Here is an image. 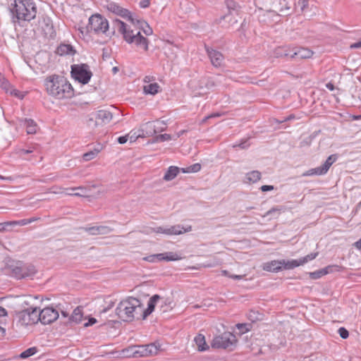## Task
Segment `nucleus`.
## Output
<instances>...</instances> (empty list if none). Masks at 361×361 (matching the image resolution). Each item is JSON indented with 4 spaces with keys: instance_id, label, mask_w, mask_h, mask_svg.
Instances as JSON below:
<instances>
[{
    "instance_id": "774afa93",
    "label": "nucleus",
    "mask_w": 361,
    "mask_h": 361,
    "mask_svg": "<svg viewBox=\"0 0 361 361\" xmlns=\"http://www.w3.org/2000/svg\"><path fill=\"white\" fill-rule=\"evenodd\" d=\"M298 4L301 6V9L304 10V8L307 6L308 4V0H301L298 1Z\"/></svg>"
},
{
    "instance_id": "6e6552de",
    "label": "nucleus",
    "mask_w": 361,
    "mask_h": 361,
    "mask_svg": "<svg viewBox=\"0 0 361 361\" xmlns=\"http://www.w3.org/2000/svg\"><path fill=\"white\" fill-rule=\"evenodd\" d=\"M38 307H33V309L23 310L16 314L18 322L23 326H28L37 324L40 318L39 317Z\"/></svg>"
},
{
    "instance_id": "412c9836",
    "label": "nucleus",
    "mask_w": 361,
    "mask_h": 361,
    "mask_svg": "<svg viewBox=\"0 0 361 361\" xmlns=\"http://www.w3.org/2000/svg\"><path fill=\"white\" fill-rule=\"evenodd\" d=\"M38 298L37 296L27 295L23 298L21 306L25 309H33V307H37L36 303Z\"/></svg>"
},
{
    "instance_id": "f3484780",
    "label": "nucleus",
    "mask_w": 361,
    "mask_h": 361,
    "mask_svg": "<svg viewBox=\"0 0 361 361\" xmlns=\"http://www.w3.org/2000/svg\"><path fill=\"white\" fill-rule=\"evenodd\" d=\"M318 255V252H312L310 253L305 257H303L299 259H293L288 261V263L286 264L288 269H293L295 267H299L300 265H303L304 264L311 261L317 257Z\"/></svg>"
},
{
    "instance_id": "37998d69",
    "label": "nucleus",
    "mask_w": 361,
    "mask_h": 361,
    "mask_svg": "<svg viewBox=\"0 0 361 361\" xmlns=\"http://www.w3.org/2000/svg\"><path fill=\"white\" fill-rule=\"evenodd\" d=\"M164 258L162 260L166 261H176L180 259V257L178 256V254L169 252H165L164 253Z\"/></svg>"
},
{
    "instance_id": "2eb2a0df",
    "label": "nucleus",
    "mask_w": 361,
    "mask_h": 361,
    "mask_svg": "<svg viewBox=\"0 0 361 361\" xmlns=\"http://www.w3.org/2000/svg\"><path fill=\"white\" fill-rule=\"evenodd\" d=\"M288 263V261H286L284 259L272 260L271 262L263 264L262 268L264 270L267 271L278 272L281 270L283 267L284 269H288L286 265Z\"/></svg>"
},
{
    "instance_id": "a18cd8bd",
    "label": "nucleus",
    "mask_w": 361,
    "mask_h": 361,
    "mask_svg": "<svg viewBox=\"0 0 361 361\" xmlns=\"http://www.w3.org/2000/svg\"><path fill=\"white\" fill-rule=\"evenodd\" d=\"M31 223V221L30 220H28V219H21V220H19V221H10V224H11V227L12 228L13 226H25L28 224H30Z\"/></svg>"
},
{
    "instance_id": "09e8293b",
    "label": "nucleus",
    "mask_w": 361,
    "mask_h": 361,
    "mask_svg": "<svg viewBox=\"0 0 361 361\" xmlns=\"http://www.w3.org/2000/svg\"><path fill=\"white\" fill-rule=\"evenodd\" d=\"M11 227L10 221L0 223V233L11 231Z\"/></svg>"
},
{
    "instance_id": "7c9ffc66",
    "label": "nucleus",
    "mask_w": 361,
    "mask_h": 361,
    "mask_svg": "<svg viewBox=\"0 0 361 361\" xmlns=\"http://www.w3.org/2000/svg\"><path fill=\"white\" fill-rule=\"evenodd\" d=\"M159 303H160V308L163 312H168L169 310H171L173 307V306H172L173 302L169 298H161V300Z\"/></svg>"
},
{
    "instance_id": "c03bdc74",
    "label": "nucleus",
    "mask_w": 361,
    "mask_h": 361,
    "mask_svg": "<svg viewBox=\"0 0 361 361\" xmlns=\"http://www.w3.org/2000/svg\"><path fill=\"white\" fill-rule=\"evenodd\" d=\"M98 152H99V151L96 150V149L90 151L88 152L85 153L82 155V158L86 161H90V160L93 159L97 155Z\"/></svg>"
},
{
    "instance_id": "5701e85b",
    "label": "nucleus",
    "mask_w": 361,
    "mask_h": 361,
    "mask_svg": "<svg viewBox=\"0 0 361 361\" xmlns=\"http://www.w3.org/2000/svg\"><path fill=\"white\" fill-rule=\"evenodd\" d=\"M95 118L100 120L102 123H108L112 120L113 115L109 111L99 110L97 111Z\"/></svg>"
},
{
    "instance_id": "0eeeda50",
    "label": "nucleus",
    "mask_w": 361,
    "mask_h": 361,
    "mask_svg": "<svg viewBox=\"0 0 361 361\" xmlns=\"http://www.w3.org/2000/svg\"><path fill=\"white\" fill-rule=\"evenodd\" d=\"M71 75L75 80L82 84H87L90 80L92 73L87 64L82 63L71 66Z\"/></svg>"
},
{
    "instance_id": "a19ab883",
    "label": "nucleus",
    "mask_w": 361,
    "mask_h": 361,
    "mask_svg": "<svg viewBox=\"0 0 361 361\" xmlns=\"http://www.w3.org/2000/svg\"><path fill=\"white\" fill-rule=\"evenodd\" d=\"M165 254H156L147 256L144 258L145 261L154 262L156 261H161L164 258Z\"/></svg>"
},
{
    "instance_id": "bf43d9fd",
    "label": "nucleus",
    "mask_w": 361,
    "mask_h": 361,
    "mask_svg": "<svg viewBox=\"0 0 361 361\" xmlns=\"http://www.w3.org/2000/svg\"><path fill=\"white\" fill-rule=\"evenodd\" d=\"M247 140H244V141H242L240 143L238 144V145H234L233 147H239L242 149H245L247 148L250 145L249 144H247Z\"/></svg>"
},
{
    "instance_id": "4d7b16f0",
    "label": "nucleus",
    "mask_w": 361,
    "mask_h": 361,
    "mask_svg": "<svg viewBox=\"0 0 361 361\" xmlns=\"http://www.w3.org/2000/svg\"><path fill=\"white\" fill-rule=\"evenodd\" d=\"M150 4V0H140L139 5L141 8H145L149 7Z\"/></svg>"
},
{
    "instance_id": "5fc2aeb1",
    "label": "nucleus",
    "mask_w": 361,
    "mask_h": 361,
    "mask_svg": "<svg viewBox=\"0 0 361 361\" xmlns=\"http://www.w3.org/2000/svg\"><path fill=\"white\" fill-rule=\"evenodd\" d=\"M226 3L227 8H228L229 11H231V10L234 11L236 9L238 5L234 1L226 0Z\"/></svg>"
},
{
    "instance_id": "aec40b11",
    "label": "nucleus",
    "mask_w": 361,
    "mask_h": 361,
    "mask_svg": "<svg viewBox=\"0 0 361 361\" xmlns=\"http://www.w3.org/2000/svg\"><path fill=\"white\" fill-rule=\"evenodd\" d=\"M226 78L221 75H218L216 77L209 78L203 81L205 85V87L208 90H212L214 87L220 85V84L225 82L226 81Z\"/></svg>"
},
{
    "instance_id": "de8ad7c7",
    "label": "nucleus",
    "mask_w": 361,
    "mask_h": 361,
    "mask_svg": "<svg viewBox=\"0 0 361 361\" xmlns=\"http://www.w3.org/2000/svg\"><path fill=\"white\" fill-rule=\"evenodd\" d=\"M236 327L239 329L242 334L247 332L250 330L251 325L250 324H236Z\"/></svg>"
},
{
    "instance_id": "ddd939ff",
    "label": "nucleus",
    "mask_w": 361,
    "mask_h": 361,
    "mask_svg": "<svg viewBox=\"0 0 361 361\" xmlns=\"http://www.w3.org/2000/svg\"><path fill=\"white\" fill-rule=\"evenodd\" d=\"M192 230V227L188 226L184 228L180 225L171 226L170 227L158 226L156 227L155 233H163L167 235H180L183 233L189 232Z\"/></svg>"
},
{
    "instance_id": "c756f323",
    "label": "nucleus",
    "mask_w": 361,
    "mask_h": 361,
    "mask_svg": "<svg viewBox=\"0 0 361 361\" xmlns=\"http://www.w3.org/2000/svg\"><path fill=\"white\" fill-rule=\"evenodd\" d=\"M160 86L157 82L149 83L143 87L145 94L154 95L159 92Z\"/></svg>"
},
{
    "instance_id": "f8f14e48",
    "label": "nucleus",
    "mask_w": 361,
    "mask_h": 361,
    "mask_svg": "<svg viewBox=\"0 0 361 361\" xmlns=\"http://www.w3.org/2000/svg\"><path fill=\"white\" fill-rule=\"evenodd\" d=\"M39 321L43 324H51L56 320L59 316V312L52 307H47L42 310H39Z\"/></svg>"
},
{
    "instance_id": "9b49d317",
    "label": "nucleus",
    "mask_w": 361,
    "mask_h": 361,
    "mask_svg": "<svg viewBox=\"0 0 361 361\" xmlns=\"http://www.w3.org/2000/svg\"><path fill=\"white\" fill-rule=\"evenodd\" d=\"M105 7L106 9L113 13L116 15H118L124 19H126L127 20L131 22L134 21L135 20V16L133 15L131 12H130L128 10L121 7L118 4L110 1L107 2Z\"/></svg>"
},
{
    "instance_id": "ea45409f",
    "label": "nucleus",
    "mask_w": 361,
    "mask_h": 361,
    "mask_svg": "<svg viewBox=\"0 0 361 361\" xmlns=\"http://www.w3.org/2000/svg\"><path fill=\"white\" fill-rule=\"evenodd\" d=\"M145 348L147 356L156 355L159 350V348L154 343L145 345Z\"/></svg>"
},
{
    "instance_id": "4468645a",
    "label": "nucleus",
    "mask_w": 361,
    "mask_h": 361,
    "mask_svg": "<svg viewBox=\"0 0 361 361\" xmlns=\"http://www.w3.org/2000/svg\"><path fill=\"white\" fill-rule=\"evenodd\" d=\"M205 49L212 64L215 67L221 66L224 61V55L220 51L207 46Z\"/></svg>"
},
{
    "instance_id": "69168bd1",
    "label": "nucleus",
    "mask_w": 361,
    "mask_h": 361,
    "mask_svg": "<svg viewBox=\"0 0 361 361\" xmlns=\"http://www.w3.org/2000/svg\"><path fill=\"white\" fill-rule=\"evenodd\" d=\"M155 229H156V228H152V227L146 228L145 229L142 231V233H143L146 235H149V234H151L152 233H155Z\"/></svg>"
},
{
    "instance_id": "72a5a7b5",
    "label": "nucleus",
    "mask_w": 361,
    "mask_h": 361,
    "mask_svg": "<svg viewBox=\"0 0 361 361\" xmlns=\"http://www.w3.org/2000/svg\"><path fill=\"white\" fill-rule=\"evenodd\" d=\"M24 126L26 128V131L28 134H34L37 130V125L35 122L32 119H25L24 121Z\"/></svg>"
},
{
    "instance_id": "052dcab7",
    "label": "nucleus",
    "mask_w": 361,
    "mask_h": 361,
    "mask_svg": "<svg viewBox=\"0 0 361 361\" xmlns=\"http://www.w3.org/2000/svg\"><path fill=\"white\" fill-rule=\"evenodd\" d=\"M95 323H97V319L95 318L90 317L89 318L88 322L84 324V326L87 327L94 324Z\"/></svg>"
},
{
    "instance_id": "e433bc0d",
    "label": "nucleus",
    "mask_w": 361,
    "mask_h": 361,
    "mask_svg": "<svg viewBox=\"0 0 361 361\" xmlns=\"http://www.w3.org/2000/svg\"><path fill=\"white\" fill-rule=\"evenodd\" d=\"M135 350L133 352L134 357H147L145 345L135 347Z\"/></svg>"
},
{
    "instance_id": "bb28decb",
    "label": "nucleus",
    "mask_w": 361,
    "mask_h": 361,
    "mask_svg": "<svg viewBox=\"0 0 361 361\" xmlns=\"http://www.w3.org/2000/svg\"><path fill=\"white\" fill-rule=\"evenodd\" d=\"M261 178V173L259 171H252L245 175V183H255Z\"/></svg>"
},
{
    "instance_id": "9d476101",
    "label": "nucleus",
    "mask_w": 361,
    "mask_h": 361,
    "mask_svg": "<svg viewBox=\"0 0 361 361\" xmlns=\"http://www.w3.org/2000/svg\"><path fill=\"white\" fill-rule=\"evenodd\" d=\"M337 158L336 154L330 155L323 165L307 171L303 173V176H322L326 174L331 166L336 161Z\"/></svg>"
},
{
    "instance_id": "13d9d810",
    "label": "nucleus",
    "mask_w": 361,
    "mask_h": 361,
    "mask_svg": "<svg viewBox=\"0 0 361 361\" xmlns=\"http://www.w3.org/2000/svg\"><path fill=\"white\" fill-rule=\"evenodd\" d=\"M63 188L58 187H53L50 189V192L54 194H61L63 192Z\"/></svg>"
},
{
    "instance_id": "6ab92c4d",
    "label": "nucleus",
    "mask_w": 361,
    "mask_h": 361,
    "mask_svg": "<svg viewBox=\"0 0 361 361\" xmlns=\"http://www.w3.org/2000/svg\"><path fill=\"white\" fill-rule=\"evenodd\" d=\"M291 59H309L312 54L313 51L307 48L297 47L292 49Z\"/></svg>"
},
{
    "instance_id": "864d4df0",
    "label": "nucleus",
    "mask_w": 361,
    "mask_h": 361,
    "mask_svg": "<svg viewBox=\"0 0 361 361\" xmlns=\"http://www.w3.org/2000/svg\"><path fill=\"white\" fill-rule=\"evenodd\" d=\"M157 125L156 127V133L158 132H162L165 130V125L166 123L164 121H157L155 123Z\"/></svg>"
},
{
    "instance_id": "c85d7f7f",
    "label": "nucleus",
    "mask_w": 361,
    "mask_h": 361,
    "mask_svg": "<svg viewBox=\"0 0 361 361\" xmlns=\"http://www.w3.org/2000/svg\"><path fill=\"white\" fill-rule=\"evenodd\" d=\"M292 53V49L288 47H279L274 51V54L278 58L287 56H290L291 58Z\"/></svg>"
},
{
    "instance_id": "4c0bfd02",
    "label": "nucleus",
    "mask_w": 361,
    "mask_h": 361,
    "mask_svg": "<svg viewBox=\"0 0 361 361\" xmlns=\"http://www.w3.org/2000/svg\"><path fill=\"white\" fill-rule=\"evenodd\" d=\"M201 165L200 164H192L187 168H182L181 171L183 173H196L200 171Z\"/></svg>"
},
{
    "instance_id": "2f4dec72",
    "label": "nucleus",
    "mask_w": 361,
    "mask_h": 361,
    "mask_svg": "<svg viewBox=\"0 0 361 361\" xmlns=\"http://www.w3.org/2000/svg\"><path fill=\"white\" fill-rule=\"evenodd\" d=\"M333 267H334L333 266H329L324 269H322L320 270H318V271H316L314 272H311L310 277L313 279H319L320 277L331 272L332 271Z\"/></svg>"
},
{
    "instance_id": "c9c22d12",
    "label": "nucleus",
    "mask_w": 361,
    "mask_h": 361,
    "mask_svg": "<svg viewBox=\"0 0 361 361\" xmlns=\"http://www.w3.org/2000/svg\"><path fill=\"white\" fill-rule=\"evenodd\" d=\"M263 317V314H261L258 311L250 310L247 314V318L252 322H255L257 321L262 320Z\"/></svg>"
},
{
    "instance_id": "f704fd0d",
    "label": "nucleus",
    "mask_w": 361,
    "mask_h": 361,
    "mask_svg": "<svg viewBox=\"0 0 361 361\" xmlns=\"http://www.w3.org/2000/svg\"><path fill=\"white\" fill-rule=\"evenodd\" d=\"M285 209V207L282 206L273 207L267 212L266 214L263 215V217L268 216H276V217H277L281 214V212H284Z\"/></svg>"
},
{
    "instance_id": "603ef678",
    "label": "nucleus",
    "mask_w": 361,
    "mask_h": 361,
    "mask_svg": "<svg viewBox=\"0 0 361 361\" xmlns=\"http://www.w3.org/2000/svg\"><path fill=\"white\" fill-rule=\"evenodd\" d=\"M338 332L340 336L343 339L347 338L349 336V333H348V330L345 329L344 327L339 328L338 330Z\"/></svg>"
},
{
    "instance_id": "3c124183",
    "label": "nucleus",
    "mask_w": 361,
    "mask_h": 361,
    "mask_svg": "<svg viewBox=\"0 0 361 361\" xmlns=\"http://www.w3.org/2000/svg\"><path fill=\"white\" fill-rule=\"evenodd\" d=\"M10 84L7 80L0 75V86L4 89L6 92L8 91V87Z\"/></svg>"
},
{
    "instance_id": "338daca9",
    "label": "nucleus",
    "mask_w": 361,
    "mask_h": 361,
    "mask_svg": "<svg viewBox=\"0 0 361 361\" xmlns=\"http://www.w3.org/2000/svg\"><path fill=\"white\" fill-rule=\"evenodd\" d=\"M295 115L294 114H290L288 116L284 118V119H283L281 121H277V122L279 123H283V122H286V121H290V120H293V119H295Z\"/></svg>"
},
{
    "instance_id": "39448f33",
    "label": "nucleus",
    "mask_w": 361,
    "mask_h": 361,
    "mask_svg": "<svg viewBox=\"0 0 361 361\" xmlns=\"http://www.w3.org/2000/svg\"><path fill=\"white\" fill-rule=\"evenodd\" d=\"M109 22L106 18L100 14H94L89 18L87 28L97 35L104 34L107 37H111L114 34L109 32Z\"/></svg>"
},
{
    "instance_id": "a211bd4d",
    "label": "nucleus",
    "mask_w": 361,
    "mask_h": 361,
    "mask_svg": "<svg viewBox=\"0 0 361 361\" xmlns=\"http://www.w3.org/2000/svg\"><path fill=\"white\" fill-rule=\"evenodd\" d=\"M160 300L161 296L157 294L149 298L147 307L145 308L143 306L142 319H146L154 310L155 306L159 302Z\"/></svg>"
},
{
    "instance_id": "680f3d73",
    "label": "nucleus",
    "mask_w": 361,
    "mask_h": 361,
    "mask_svg": "<svg viewBox=\"0 0 361 361\" xmlns=\"http://www.w3.org/2000/svg\"><path fill=\"white\" fill-rule=\"evenodd\" d=\"M221 116L220 114L219 113H215V114H212L206 117H204L203 119H202V123H204L206 122L208 119L209 118H216V117H219Z\"/></svg>"
},
{
    "instance_id": "6e6d98bb",
    "label": "nucleus",
    "mask_w": 361,
    "mask_h": 361,
    "mask_svg": "<svg viewBox=\"0 0 361 361\" xmlns=\"http://www.w3.org/2000/svg\"><path fill=\"white\" fill-rule=\"evenodd\" d=\"M135 131L137 133L140 135V137H148L147 135H145V129L143 128L142 125H141L138 129H135Z\"/></svg>"
},
{
    "instance_id": "7ed1b4c3",
    "label": "nucleus",
    "mask_w": 361,
    "mask_h": 361,
    "mask_svg": "<svg viewBox=\"0 0 361 361\" xmlns=\"http://www.w3.org/2000/svg\"><path fill=\"white\" fill-rule=\"evenodd\" d=\"M44 85L47 93L59 99L71 97L73 94L71 85L62 76L53 75L47 78Z\"/></svg>"
},
{
    "instance_id": "1a4fd4ad",
    "label": "nucleus",
    "mask_w": 361,
    "mask_h": 361,
    "mask_svg": "<svg viewBox=\"0 0 361 361\" xmlns=\"http://www.w3.org/2000/svg\"><path fill=\"white\" fill-rule=\"evenodd\" d=\"M237 342L235 336L231 332H224L221 335L216 336L212 343V348H230Z\"/></svg>"
},
{
    "instance_id": "393cba45",
    "label": "nucleus",
    "mask_w": 361,
    "mask_h": 361,
    "mask_svg": "<svg viewBox=\"0 0 361 361\" xmlns=\"http://www.w3.org/2000/svg\"><path fill=\"white\" fill-rule=\"evenodd\" d=\"M44 25H42V30L44 32L45 36L49 37H54L55 36V31L54 26L49 19L44 20Z\"/></svg>"
},
{
    "instance_id": "f257e3e1",
    "label": "nucleus",
    "mask_w": 361,
    "mask_h": 361,
    "mask_svg": "<svg viewBox=\"0 0 361 361\" xmlns=\"http://www.w3.org/2000/svg\"><path fill=\"white\" fill-rule=\"evenodd\" d=\"M130 23L134 28L118 19L114 21V25L128 44H134L145 51H148L149 42L141 34V32H143L146 36H150L153 34L152 28L146 21L136 16L135 20Z\"/></svg>"
},
{
    "instance_id": "cd10ccee",
    "label": "nucleus",
    "mask_w": 361,
    "mask_h": 361,
    "mask_svg": "<svg viewBox=\"0 0 361 361\" xmlns=\"http://www.w3.org/2000/svg\"><path fill=\"white\" fill-rule=\"evenodd\" d=\"M194 341L199 351H204L209 348V346L205 341V338L202 334L196 336L194 338Z\"/></svg>"
},
{
    "instance_id": "f03ea898",
    "label": "nucleus",
    "mask_w": 361,
    "mask_h": 361,
    "mask_svg": "<svg viewBox=\"0 0 361 361\" xmlns=\"http://www.w3.org/2000/svg\"><path fill=\"white\" fill-rule=\"evenodd\" d=\"M116 313L124 322L142 319L143 304L137 298L128 297L118 303Z\"/></svg>"
},
{
    "instance_id": "20e7f679",
    "label": "nucleus",
    "mask_w": 361,
    "mask_h": 361,
    "mask_svg": "<svg viewBox=\"0 0 361 361\" xmlns=\"http://www.w3.org/2000/svg\"><path fill=\"white\" fill-rule=\"evenodd\" d=\"M11 11L13 21H30L36 17L37 6L33 0H14Z\"/></svg>"
},
{
    "instance_id": "58836bf2",
    "label": "nucleus",
    "mask_w": 361,
    "mask_h": 361,
    "mask_svg": "<svg viewBox=\"0 0 361 361\" xmlns=\"http://www.w3.org/2000/svg\"><path fill=\"white\" fill-rule=\"evenodd\" d=\"M37 348L35 347L30 348L25 351L22 352L19 357L22 359H26L29 357L35 355L37 353Z\"/></svg>"
},
{
    "instance_id": "0e129e2a",
    "label": "nucleus",
    "mask_w": 361,
    "mask_h": 361,
    "mask_svg": "<svg viewBox=\"0 0 361 361\" xmlns=\"http://www.w3.org/2000/svg\"><path fill=\"white\" fill-rule=\"evenodd\" d=\"M274 189V188L273 185H262L260 188V190L262 192H267V191L273 190Z\"/></svg>"
},
{
    "instance_id": "8fccbe9b",
    "label": "nucleus",
    "mask_w": 361,
    "mask_h": 361,
    "mask_svg": "<svg viewBox=\"0 0 361 361\" xmlns=\"http://www.w3.org/2000/svg\"><path fill=\"white\" fill-rule=\"evenodd\" d=\"M171 139V136L169 134H161L156 137L157 142H164L166 140H170Z\"/></svg>"
},
{
    "instance_id": "473e14b6",
    "label": "nucleus",
    "mask_w": 361,
    "mask_h": 361,
    "mask_svg": "<svg viewBox=\"0 0 361 361\" xmlns=\"http://www.w3.org/2000/svg\"><path fill=\"white\" fill-rule=\"evenodd\" d=\"M143 128L145 129V135L147 137L152 136L156 134V127L157 125L152 122H147L142 124Z\"/></svg>"
},
{
    "instance_id": "49530a36",
    "label": "nucleus",
    "mask_w": 361,
    "mask_h": 361,
    "mask_svg": "<svg viewBox=\"0 0 361 361\" xmlns=\"http://www.w3.org/2000/svg\"><path fill=\"white\" fill-rule=\"evenodd\" d=\"M127 135L130 143L135 142L140 136V134L137 133L135 129L132 130Z\"/></svg>"
},
{
    "instance_id": "423d86ee",
    "label": "nucleus",
    "mask_w": 361,
    "mask_h": 361,
    "mask_svg": "<svg viewBox=\"0 0 361 361\" xmlns=\"http://www.w3.org/2000/svg\"><path fill=\"white\" fill-rule=\"evenodd\" d=\"M6 271L17 279L29 277L36 273L35 266L29 264H24L21 262L10 264L6 268Z\"/></svg>"
},
{
    "instance_id": "79ce46f5",
    "label": "nucleus",
    "mask_w": 361,
    "mask_h": 361,
    "mask_svg": "<svg viewBox=\"0 0 361 361\" xmlns=\"http://www.w3.org/2000/svg\"><path fill=\"white\" fill-rule=\"evenodd\" d=\"M69 190H80L78 192H75L73 194H71V195L78 196V197H85L87 195V188L83 186H80L77 188H71Z\"/></svg>"
},
{
    "instance_id": "e2e57ef3",
    "label": "nucleus",
    "mask_w": 361,
    "mask_h": 361,
    "mask_svg": "<svg viewBox=\"0 0 361 361\" xmlns=\"http://www.w3.org/2000/svg\"><path fill=\"white\" fill-rule=\"evenodd\" d=\"M117 140L119 144H121V145L125 144L128 140V135H126L124 136H121V137H118Z\"/></svg>"
},
{
    "instance_id": "b1692460",
    "label": "nucleus",
    "mask_w": 361,
    "mask_h": 361,
    "mask_svg": "<svg viewBox=\"0 0 361 361\" xmlns=\"http://www.w3.org/2000/svg\"><path fill=\"white\" fill-rule=\"evenodd\" d=\"M56 54L60 56L71 55L73 56L75 54V50L73 47L70 44H61L59 45L56 51Z\"/></svg>"
},
{
    "instance_id": "4be33fe9",
    "label": "nucleus",
    "mask_w": 361,
    "mask_h": 361,
    "mask_svg": "<svg viewBox=\"0 0 361 361\" xmlns=\"http://www.w3.org/2000/svg\"><path fill=\"white\" fill-rule=\"evenodd\" d=\"M180 171H181V169L178 166H169L163 177V180L165 181H171L173 180L178 176Z\"/></svg>"
},
{
    "instance_id": "dca6fc26",
    "label": "nucleus",
    "mask_w": 361,
    "mask_h": 361,
    "mask_svg": "<svg viewBox=\"0 0 361 361\" xmlns=\"http://www.w3.org/2000/svg\"><path fill=\"white\" fill-rule=\"evenodd\" d=\"M80 229L83 230L92 235H106L110 233L113 228L106 226H94L90 227H81Z\"/></svg>"
},
{
    "instance_id": "a878e982",
    "label": "nucleus",
    "mask_w": 361,
    "mask_h": 361,
    "mask_svg": "<svg viewBox=\"0 0 361 361\" xmlns=\"http://www.w3.org/2000/svg\"><path fill=\"white\" fill-rule=\"evenodd\" d=\"M83 313L80 307H77L73 312L71 316L69 318L71 322L75 324H79L82 321Z\"/></svg>"
}]
</instances>
